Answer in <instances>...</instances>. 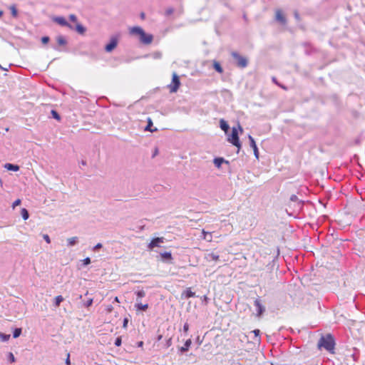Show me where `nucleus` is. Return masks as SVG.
Returning <instances> with one entry per match:
<instances>
[{
  "instance_id": "1",
  "label": "nucleus",
  "mask_w": 365,
  "mask_h": 365,
  "mask_svg": "<svg viewBox=\"0 0 365 365\" xmlns=\"http://www.w3.org/2000/svg\"><path fill=\"white\" fill-rule=\"evenodd\" d=\"M130 34L137 35L140 38V41L145 45H149L153 42V36L152 34H145L143 29L139 26H134L130 29Z\"/></svg>"
},
{
  "instance_id": "2",
  "label": "nucleus",
  "mask_w": 365,
  "mask_h": 365,
  "mask_svg": "<svg viewBox=\"0 0 365 365\" xmlns=\"http://www.w3.org/2000/svg\"><path fill=\"white\" fill-rule=\"evenodd\" d=\"M335 341L334 337L328 334L325 336H322L318 342V347L319 349L324 348L331 354L334 353Z\"/></svg>"
},
{
  "instance_id": "3",
  "label": "nucleus",
  "mask_w": 365,
  "mask_h": 365,
  "mask_svg": "<svg viewBox=\"0 0 365 365\" xmlns=\"http://www.w3.org/2000/svg\"><path fill=\"white\" fill-rule=\"evenodd\" d=\"M232 57V63L240 68H245L248 65V59L247 57L238 53L237 52H232L231 53Z\"/></svg>"
},
{
  "instance_id": "4",
  "label": "nucleus",
  "mask_w": 365,
  "mask_h": 365,
  "mask_svg": "<svg viewBox=\"0 0 365 365\" xmlns=\"http://www.w3.org/2000/svg\"><path fill=\"white\" fill-rule=\"evenodd\" d=\"M180 86V81L179 76L177 75V73H173V78L171 83L168 85V88L170 90V93H175L178 90L179 87Z\"/></svg>"
},
{
  "instance_id": "5",
  "label": "nucleus",
  "mask_w": 365,
  "mask_h": 365,
  "mask_svg": "<svg viewBox=\"0 0 365 365\" xmlns=\"http://www.w3.org/2000/svg\"><path fill=\"white\" fill-rule=\"evenodd\" d=\"M165 242V238L163 237H155L151 240L150 243L148 245V248L150 250H153L155 247H160L161 244Z\"/></svg>"
},
{
  "instance_id": "6",
  "label": "nucleus",
  "mask_w": 365,
  "mask_h": 365,
  "mask_svg": "<svg viewBox=\"0 0 365 365\" xmlns=\"http://www.w3.org/2000/svg\"><path fill=\"white\" fill-rule=\"evenodd\" d=\"M230 141L237 148V152L241 148V144L238 138V133L236 128H233L232 130L231 139Z\"/></svg>"
},
{
  "instance_id": "7",
  "label": "nucleus",
  "mask_w": 365,
  "mask_h": 365,
  "mask_svg": "<svg viewBox=\"0 0 365 365\" xmlns=\"http://www.w3.org/2000/svg\"><path fill=\"white\" fill-rule=\"evenodd\" d=\"M275 19L282 24H285L287 22L286 18L281 9H277L275 11Z\"/></svg>"
},
{
  "instance_id": "8",
  "label": "nucleus",
  "mask_w": 365,
  "mask_h": 365,
  "mask_svg": "<svg viewBox=\"0 0 365 365\" xmlns=\"http://www.w3.org/2000/svg\"><path fill=\"white\" fill-rule=\"evenodd\" d=\"M117 44H118L117 39L115 38H113L110 40V42L106 46L105 49L107 52H110L117 46Z\"/></svg>"
},
{
  "instance_id": "9",
  "label": "nucleus",
  "mask_w": 365,
  "mask_h": 365,
  "mask_svg": "<svg viewBox=\"0 0 365 365\" xmlns=\"http://www.w3.org/2000/svg\"><path fill=\"white\" fill-rule=\"evenodd\" d=\"M249 139L250 141V146L253 148L255 155L257 158H259V151H258V148L257 147L256 143H255L254 138L251 135H249Z\"/></svg>"
},
{
  "instance_id": "10",
  "label": "nucleus",
  "mask_w": 365,
  "mask_h": 365,
  "mask_svg": "<svg viewBox=\"0 0 365 365\" xmlns=\"http://www.w3.org/2000/svg\"><path fill=\"white\" fill-rule=\"evenodd\" d=\"M254 304L257 307V315H262L264 311V307L261 304L260 301L259 299H255Z\"/></svg>"
},
{
  "instance_id": "11",
  "label": "nucleus",
  "mask_w": 365,
  "mask_h": 365,
  "mask_svg": "<svg viewBox=\"0 0 365 365\" xmlns=\"http://www.w3.org/2000/svg\"><path fill=\"white\" fill-rule=\"evenodd\" d=\"M195 295V294L191 290V288H187L182 292V296L186 299L193 297Z\"/></svg>"
},
{
  "instance_id": "12",
  "label": "nucleus",
  "mask_w": 365,
  "mask_h": 365,
  "mask_svg": "<svg viewBox=\"0 0 365 365\" xmlns=\"http://www.w3.org/2000/svg\"><path fill=\"white\" fill-rule=\"evenodd\" d=\"M250 334H254V342L259 343L260 341V331L259 329H255L252 331H250Z\"/></svg>"
},
{
  "instance_id": "13",
  "label": "nucleus",
  "mask_w": 365,
  "mask_h": 365,
  "mask_svg": "<svg viewBox=\"0 0 365 365\" xmlns=\"http://www.w3.org/2000/svg\"><path fill=\"white\" fill-rule=\"evenodd\" d=\"M4 168L7 169L8 170H12V171H18L19 170V166L16 165H13L11 163H6L4 165Z\"/></svg>"
},
{
  "instance_id": "14",
  "label": "nucleus",
  "mask_w": 365,
  "mask_h": 365,
  "mask_svg": "<svg viewBox=\"0 0 365 365\" xmlns=\"http://www.w3.org/2000/svg\"><path fill=\"white\" fill-rule=\"evenodd\" d=\"M56 21L61 25L65 26H69L71 27V25L66 21V20L63 17H58L56 19Z\"/></svg>"
},
{
  "instance_id": "15",
  "label": "nucleus",
  "mask_w": 365,
  "mask_h": 365,
  "mask_svg": "<svg viewBox=\"0 0 365 365\" xmlns=\"http://www.w3.org/2000/svg\"><path fill=\"white\" fill-rule=\"evenodd\" d=\"M191 344H192V341H191V339H187V340L185 342L184 346H182V347H180V351H181L182 352L187 351L189 349V348H190V346Z\"/></svg>"
},
{
  "instance_id": "16",
  "label": "nucleus",
  "mask_w": 365,
  "mask_h": 365,
  "mask_svg": "<svg viewBox=\"0 0 365 365\" xmlns=\"http://www.w3.org/2000/svg\"><path fill=\"white\" fill-rule=\"evenodd\" d=\"M223 163H227L228 162L222 158H217L214 160V164L217 168H220Z\"/></svg>"
},
{
  "instance_id": "17",
  "label": "nucleus",
  "mask_w": 365,
  "mask_h": 365,
  "mask_svg": "<svg viewBox=\"0 0 365 365\" xmlns=\"http://www.w3.org/2000/svg\"><path fill=\"white\" fill-rule=\"evenodd\" d=\"M135 307L137 310L146 311L148 309V304H143L142 303H138L135 304Z\"/></svg>"
},
{
  "instance_id": "18",
  "label": "nucleus",
  "mask_w": 365,
  "mask_h": 365,
  "mask_svg": "<svg viewBox=\"0 0 365 365\" xmlns=\"http://www.w3.org/2000/svg\"><path fill=\"white\" fill-rule=\"evenodd\" d=\"M63 297L61 295H58L54 299L55 307H58L60 304L63 301Z\"/></svg>"
},
{
  "instance_id": "19",
  "label": "nucleus",
  "mask_w": 365,
  "mask_h": 365,
  "mask_svg": "<svg viewBox=\"0 0 365 365\" xmlns=\"http://www.w3.org/2000/svg\"><path fill=\"white\" fill-rule=\"evenodd\" d=\"M152 126H153L152 120L150 118H148V125L145 127V130H148V131H150V132L156 131L157 128L152 129Z\"/></svg>"
},
{
  "instance_id": "20",
  "label": "nucleus",
  "mask_w": 365,
  "mask_h": 365,
  "mask_svg": "<svg viewBox=\"0 0 365 365\" xmlns=\"http://www.w3.org/2000/svg\"><path fill=\"white\" fill-rule=\"evenodd\" d=\"M220 127L225 131V133L228 132V124L224 120H220Z\"/></svg>"
},
{
  "instance_id": "21",
  "label": "nucleus",
  "mask_w": 365,
  "mask_h": 365,
  "mask_svg": "<svg viewBox=\"0 0 365 365\" xmlns=\"http://www.w3.org/2000/svg\"><path fill=\"white\" fill-rule=\"evenodd\" d=\"M21 214L24 220H27L29 217V212L26 208L21 209Z\"/></svg>"
},
{
  "instance_id": "22",
  "label": "nucleus",
  "mask_w": 365,
  "mask_h": 365,
  "mask_svg": "<svg viewBox=\"0 0 365 365\" xmlns=\"http://www.w3.org/2000/svg\"><path fill=\"white\" fill-rule=\"evenodd\" d=\"M160 256L163 259H168V260H171L173 258L171 253L168 252L161 253Z\"/></svg>"
},
{
  "instance_id": "23",
  "label": "nucleus",
  "mask_w": 365,
  "mask_h": 365,
  "mask_svg": "<svg viewBox=\"0 0 365 365\" xmlns=\"http://www.w3.org/2000/svg\"><path fill=\"white\" fill-rule=\"evenodd\" d=\"M56 41L58 44L60 46H64L66 43V39L61 36H58Z\"/></svg>"
},
{
  "instance_id": "24",
  "label": "nucleus",
  "mask_w": 365,
  "mask_h": 365,
  "mask_svg": "<svg viewBox=\"0 0 365 365\" xmlns=\"http://www.w3.org/2000/svg\"><path fill=\"white\" fill-rule=\"evenodd\" d=\"M213 67L217 72H219V73L222 72V68L221 65L220 64V63H218L217 61H214Z\"/></svg>"
},
{
  "instance_id": "25",
  "label": "nucleus",
  "mask_w": 365,
  "mask_h": 365,
  "mask_svg": "<svg viewBox=\"0 0 365 365\" xmlns=\"http://www.w3.org/2000/svg\"><path fill=\"white\" fill-rule=\"evenodd\" d=\"M207 258L209 259V260H213V261H217L218 260V258H219V256L217 255L215 253H210L207 255Z\"/></svg>"
},
{
  "instance_id": "26",
  "label": "nucleus",
  "mask_w": 365,
  "mask_h": 365,
  "mask_svg": "<svg viewBox=\"0 0 365 365\" xmlns=\"http://www.w3.org/2000/svg\"><path fill=\"white\" fill-rule=\"evenodd\" d=\"M77 241H78V237H73L68 239V244L69 246H73L77 242Z\"/></svg>"
},
{
  "instance_id": "27",
  "label": "nucleus",
  "mask_w": 365,
  "mask_h": 365,
  "mask_svg": "<svg viewBox=\"0 0 365 365\" xmlns=\"http://www.w3.org/2000/svg\"><path fill=\"white\" fill-rule=\"evenodd\" d=\"M9 9L11 12V14L14 17H16L17 15H18V11H17V9L16 8V6L14 5H11L10 7H9Z\"/></svg>"
},
{
  "instance_id": "28",
  "label": "nucleus",
  "mask_w": 365,
  "mask_h": 365,
  "mask_svg": "<svg viewBox=\"0 0 365 365\" xmlns=\"http://www.w3.org/2000/svg\"><path fill=\"white\" fill-rule=\"evenodd\" d=\"M76 31L79 33V34H83L85 32V28L79 24H76Z\"/></svg>"
},
{
  "instance_id": "29",
  "label": "nucleus",
  "mask_w": 365,
  "mask_h": 365,
  "mask_svg": "<svg viewBox=\"0 0 365 365\" xmlns=\"http://www.w3.org/2000/svg\"><path fill=\"white\" fill-rule=\"evenodd\" d=\"M10 339L9 334H5L0 332V339L3 341H6Z\"/></svg>"
},
{
  "instance_id": "30",
  "label": "nucleus",
  "mask_w": 365,
  "mask_h": 365,
  "mask_svg": "<svg viewBox=\"0 0 365 365\" xmlns=\"http://www.w3.org/2000/svg\"><path fill=\"white\" fill-rule=\"evenodd\" d=\"M21 334V328H16L14 331L13 336H14V338H17V337H19L20 336Z\"/></svg>"
},
{
  "instance_id": "31",
  "label": "nucleus",
  "mask_w": 365,
  "mask_h": 365,
  "mask_svg": "<svg viewBox=\"0 0 365 365\" xmlns=\"http://www.w3.org/2000/svg\"><path fill=\"white\" fill-rule=\"evenodd\" d=\"M136 295L138 298H142L145 296V292L144 290L141 289V290L136 292Z\"/></svg>"
},
{
  "instance_id": "32",
  "label": "nucleus",
  "mask_w": 365,
  "mask_h": 365,
  "mask_svg": "<svg viewBox=\"0 0 365 365\" xmlns=\"http://www.w3.org/2000/svg\"><path fill=\"white\" fill-rule=\"evenodd\" d=\"M51 114H52V115H53V117L54 118H56V119H57L58 120H60V115H58V113L56 110H51Z\"/></svg>"
},
{
  "instance_id": "33",
  "label": "nucleus",
  "mask_w": 365,
  "mask_h": 365,
  "mask_svg": "<svg viewBox=\"0 0 365 365\" xmlns=\"http://www.w3.org/2000/svg\"><path fill=\"white\" fill-rule=\"evenodd\" d=\"M9 360L11 363H14L15 361V357L11 352L9 353Z\"/></svg>"
},
{
  "instance_id": "34",
  "label": "nucleus",
  "mask_w": 365,
  "mask_h": 365,
  "mask_svg": "<svg viewBox=\"0 0 365 365\" xmlns=\"http://www.w3.org/2000/svg\"><path fill=\"white\" fill-rule=\"evenodd\" d=\"M21 204V200L20 199H17L16 200L13 204H12V207L13 209H14L16 206L19 205Z\"/></svg>"
},
{
  "instance_id": "35",
  "label": "nucleus",
  "mask_w": 365,
  "mask_h": 365,
  "mask_svg": "<svg viewBox=\"0 0 365 365\" xmlns=\"http://www.w3.org/2000/svg\"><path fill=\"white\" fill-rule=\"evenodd\" d=\"M174 12V9L173 8H168L165 10V14L167 16L171 15Z\"/></svg>"
},
{
  "instance_id": "36",
  "label": "nucleus",
  "mask_w": 365,
  "mask_h": 365,
  "mask_svg": "<svg viewBox=\"0 0 365 365\" xmlns=\"http://www.w3.org/2000/svg\"><path fill=\"white\" fill-rule=\"evenodd\" d=\"M93 299H92V298L89 299H88V300L85 303V306H86V307H91V306L92 305V304H93Z\"/></svg>"
},
{
  "instance_id": "37",
  "label": "nucleus",
  "mask_w": 365,
  "mask_h": 365,
  "mask_svg": "<svg viewBox=\"0 0 365 365\" xmlns=\"http://www.w3.org/2000/svg\"><path fill=\"white\" fill-rule=\"evenodd\" d=\"M106 312H107V313H110V312H113V306H112V305H108V306L106 307Z\"/></svg>"
},
{
  "instance_id": "38",
  "label": "nucleus",
  "mask_w": 365,
  "mask_h": 365,
  "mask_svg": "<svg viewBox=\"0 0 365 365\" xmlns=\"http://www.w3.org/2000/svg\"><path fill=\"white\" fill-rule=\"evenodd\" d=\"M120 344H121V339L120 337H118L115 339V345L117 346H120Z\"/></svg>"
},
{
  "instance_id": "39",
  "label": "nucleus",
  "mask_w": 365,
  "mask_h": 365,
  "mask_svg": "<svg viewBox=\"0 0 365 365\" xmlns=\"http://www.w3.org/2000/svg\"><path fill=\"white\" fill-rule=\"evenodd\" d=\"M69 19H70L71 21H72L73 22H76L77 21V18H76V16L74 14H71L69 16Z\"/></svg>"
},
{
  "instance_id": "40",
  "label": "nucleus",
  "mask_w": 365,
  "mask_h": 365,
  "mask_svg": "<svg viewBox=\"0 0 365 365\" xmlns=\"http://www.w3.org/2000/svg\"><path fill=\"white\" fill-rule=\"evenodd\" d=\"M41 41L43 43H47L48 41H49V37L48 36H43L42 38H41Z\"/></svg>"
},
{
  "instance_id": "41",
  "label": "nucleus",
  "mask_w": 365,
  "mask_h": 365,
  "mask_svg": "<svg viewBox=\"0 0 365 365\" xmlns=\"http://www.w3.org/2000/svg\"><path fill=\"white\" fill-rule=\"evenodd\" d=\"M43 239L45 240V241L47 242V243H50L51 242V240H50V237L48 235H43Z\"/></svg>"
},
{
  "instance_id": "42",
  "label": "nucleus",
  "mask_w": 365,
  "mask_h": 365,
  "mask_svg": "<svg viewBox=\"0 0 365 365\" xmlns=\"http://www.w3.org/2000/svg\"><path fill=\"white\" fill-rule=\"evenodd\" d=\"M91 263V259L89 257H86L83 259V264L85 265H88Z\"/></svg>"
},
{
  "instance_id": "43",
  "label": "nucleus",
  "mask_w": 365,
  "mask_h": 365,
  "mask_svg": "<svg viewBox=\"0 0 365 365\" xmlns=\"http://www.w3.org/2000/svg\"><path fill=\"white\" fill-rule=\"evenodd\" d=\"M189 330V324L188 323H185L183 326V331L187 333Z\"/></svg>"
},
{
  "instance_id": "44",
  "label": "nucleus",
  "mask_w": 365,
  "mask_h": 365,
  "mask_svg": "<svg viewBox=\"0 0 365 365\" xmlns=\"http://www.w3.org/2000/svg\"><path fill=\"white\" fill-rule=\"evenodd\" d=\"M66 364L67 365H70L71 364L70 354L69 353L67 354V357H66Z\"/></svg>"
},
{
  "instance_id": "45",
  "label": "nucleus",
  "mask_w": 365,
  "mask_h": 365,
  "mask_svg": "<svg viewBox=\"0 0 365 365\" xmlns=\"http://www.w3.org/2000/svg\"><path fill=\"white\" fill-rule=\"evenodd\" d=\"M128 319L127 318H125L124 320H123V328H126L127 327V325H128Z\"/></svg>"
},
{
  "instance_id": "46",
  "label": "nucleus",
  "mask_w": 365,
  "mask_h": 365,
  "mask_svg": "<svg viewBox=\"0 0 365 365\" xmlns=\"http://www.w3.org/2000/svg\"><path fill=\"white\" fill-rule=\"evenodd\" d=\"M202 233H203V235H204V239H206L207 240V235H210L211 236V235L208 232H205L204 230L202 231Z\"/></svg>"
},
{
  "instance_id": "47",
  "label": "nucleus",
  "mask_w": 365,
  "mask_h": 365,
  "mask_svg": "<svg viewBox=\"0 0 365 365\" xmlns=\"http://www.w3.org/2000/svg\"><path fill=\"white\" fill-rule=\"evenodd\" d=\"M102 247V245L101 243H98L95 247L94 250L100 249Z\"/></svg>"
},
{
  "instance_id": "48",
  "label": "nucleus",
  "mask_w": 365,
  "mask_h": 365,
  "mask_svg": "<svg viewBox=\"0 0 365 365\" xmlns=\"http://www.w3.org/2000/svg\"><path fill=\"white\" fill-rule=\"evenodd\" d=\"M114 301L116 302H119L118 297H115V299H114Z\"/></svg>"
},
{
  "instance_id": "49",
  "label": "nucleus",
  "mask_w": 365,
  "mask_h": 365,
  "mask_svg": "<svg viewBox=\"0 0 365 365\" xmlns=\"http://www.w3.org/2000/svg\"><path fill=\"white\" fill-rule=\"evenodd\" d=\"M282 88H283L284 90H287V88L284 86H282V85H279Z\"/></svg>"
},
{
  "instance_id": "50",
  "label": "nucleus",
  "mask_w": 365,
  "mask_h": 365,
  "mask_svg": "<svg viewBox=\"0 0 365 365\" xmlns=\"http://www.w3.org/2000/svg\"><path fill=\"white\" fill-rule=\"evenodd\" d=\"M140 16H141V18H142L143 19H145V14H144V13H142V14H140Z\"/></svg>"
},
{
  "instance_id": "51",
  "label": "nucleus",
  "mask_w": 365,
  "mask_h": 365,
  "mask_svg": "<svg viewBox=\"0 0 365 365\" xmlns=\"http://www.w3.org/2000/svg\"><path fill=\"white\" fill-rule=\"evenodd\" d=\"M143 341H140V342L138 343V346H143Z\"/></svg>"
},
{
  "instance_id": "52",
  "label": "nucleus",
  "mask_w": 365,
  "mask_h": 365,
  "mask_svg": "<svg viewBox=\"0 0 365 365\" xmlns=\"http://www.w3.org/2000/svg\"><path fill=\"white\" fill-rule=\"evenodd\" d=\"M295 17L299 19V14L296 12L295 13Z\"/></svg>"
},
{
  "instance_id": "53",
  "label": "nucleus",
  "mask_w": 365,
  "mask_h": 365,
  "mask_svg": "<svg viewBox=\"0 0 365 365\" xmlns=\"http://www.w3.org/2000/svg\"><path fill=\"white\" fill-rule=\"evenodd\" d=\"M3 14H4L3 11L0 10V18L3 16Z\"/></svg>"
},
{
  "instance_id": "54",
  "label": "nucleus",
  "mask_w": 365,
  "mask_h": 365,
  "mask_svg": "<svg viewBox=\"0 0 365 365\" xmlns=\"http://www.w3.org/2000/svg\"><path fill=\"white\" fill-rule=\"evenodd\" d=\"M273 81L275 82L277 85L279 84V83H277V82L276 81V80L274 78H273Z\"/></svg>"
},
{
  "instance_id": "55",
  "label": "nucleus",
  "mask_w": 365,
  "mask_h": 365,
  "mask_svg": "<svg viewBox=\"0 0 365 365\" xmlns=\"http://www.w3.org/2000/svg\"><path fill=\"white\" fill-rule=\"evenodd\" d=\"M207 238H209V236H207ZM208 241H210V239H207Z\"/></svg>"
}]
</instances>
